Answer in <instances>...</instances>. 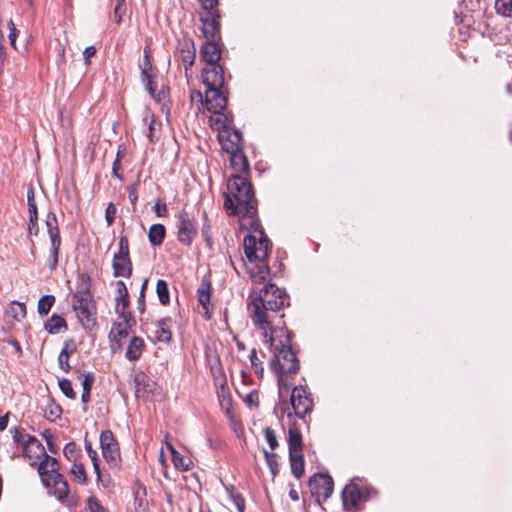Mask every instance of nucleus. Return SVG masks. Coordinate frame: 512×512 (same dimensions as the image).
<instances>
[{
	"mask_svg": "<svg viewBox=\"0 0 512 512\" xmlns=\"http://www.w3.org/2000/svg\"><path fill=\"white\" fill-rule=\"evenodd\" d=\"M248 308L254 326L261 331L264 345L275 344L274 334L279 328L274 326L275 319H282L284 314L279 312L290 305V298L284 289L275 284H265L258 293L250 294Z\"/></svg>",
	"mask_w": 512,
	"mask_h": 512,
	"instance_id": "nucleus-1",
	"label": "nucleus"
},
{
	"mask_svg": "<svg viewBox=\"0 0 512 512\" xmlns=\"http://www.w3.org/2000/svg\"><path fill=\"white\" fill-rule=\"evenodd\" d=\"M224 208L228 215L250 218L257 216V200L251 182L240 175L228 179L227 192L224 193ZM258 225L253 221L252 226Z\"/></svg>",
	"mask_w": 512,
	"mask_h": 512,
	"instance_id": "nucleus-2",
	"label": "nucleus"
},
{
	"mask_svg": "<svg viewBox=\"0 0 512 512\" xmlns=\"http://www.w3.org/2000/svg\"><path fill=\"white\" fill-rule=\"evenodd\" d=\"M275 344L273 346L266 345L273 352L274 357L269 365L271 370L278 376L281 394L282 377L295 375L300 367L296 353L292 349L293 332L286 327H280L278 332L274 334Z\"/></svg>",
	"mask_w": 512,
	"mask_h": 512,
	"instance_id": "nucleus-3",
	"label": "nucleus"
},
{
	"mask_svg": "<svg viewBox=\"0 0 512 512\" xmlns=\"http://www.w3.org/2000/svg\"><path fill=\"white\" fill-rule=\"evenodd\" d=\"M90 283L91 277L88 274L80 276L72 304L78 321L86 330H91L96 325V306L90 292Z\"/></svg>",
	"mask_w": 512,
	"mask_h": 512,
	"instance_id": "nucleus-4",
	"label": "nucleus"
},
{
	"mask_svg": "<svg viewBox=\"0 0 512 512\" xmlns=\"http://www.w3.org/2000/svg\"><path fill=\"white\" fill-rule=\"evenodd\" d=\"M313 405V399L308 388L300 385L293 387L290 395V403L286 400H280L274 407L273 413L280 421H282L285 415L289 419L294 415L307 423L305 418L312 412Z\"/></svg>",
	"mask_w": 512,
	"mask_h": 512,
	"instance_id": "nucleus-5",
	"label": "nucleus"
},
{
	"mask_svg": "<svg viewBox=\"0 0 512 512\" xmlns=\"http://www.w3.org/2000/svg\"><path fill=\"white\" fill-rule=\"evenodd\" d=\"M36 465L43 485L50 494L63 502L68 496L69 488L66 479L59 472L57 459L46 454Z\"/></svg>",
	"mask_w": 512,
	"mask_h": 512,
	"instance_id": "nucleus-6",
	"label": "nucleus"
},
{
	"mask_svg": "<svg viewBox=\"0 0 512 512\" xmlns=\"http://www.w3.org/2000/svg\"><path fill=\"white\" fill-rule=\"evenodd\" d=\"M271 245L270 240L263 230L259 231L258 238L252 234H248L244 238V252L248 260L250 262L258 261L261 263L259 266V278L261 280H265L266 276L269 274V267L265 261L268 257Z\"/></svg>",
	"mask_w": 512,
	"mask_h": 512,
	"instance_id": "nucleus-7",
	"label": "nucleus"
},
{
	"mask_svg": "<svg viewBox=\"0 0 512 512\" xmlns=\"http://www.w3.org/2000/svg\"><path fill=\"white\" fill-rule=\"evenodd\" d=\"M177 239L186 246H190L197 236V223L193 215L183 210L177 215Z\"/></svg>",
	"mask_w": 512,
	"mask_h": 512,
	"instance_id": "nucleus-8",
	"label": "nucleus"
},
{
	"mask_svg": "<svg viewBox=\"0 0 512 512\" xmlns=\"http://www.w3.org/2000/svg\"><path fill=\"white\" fill-rule=\"evenodd\" d=\"M100 447L107 464L113 468L118 467L121 461L120 449L111 430L107 429L101 432Z\"/></svg>",
	"mask_w": 512,
	"mask_h": 512,
	"instance_id": "nucleus-9",
	"label": "nucleus"
},
{
	"mask_svg": "<svg viewBox=\"0 0 512 512\" xmlns=\"http://www.w3.org/2000/svg\"><path fill=\"white\" fill-rule=\"evenodd\" d=\"M308 486L313 496L327 500L333 493L334 481L328 474L317 473L310 477Z\"/></svg>",
	"mask_w": 512,
	"mask_h": 512,
	"instance_id": "nucleus-10",
	"label": "nucleus"
},
{
	"mask_svg": "<svg viewBox=\"0 0 512 512\" xmlns=\"http://www.w3.org/2000/svg\"><path fill=\"white\" fill-rule=\"evenodd\" d=\"M135 396L144 400H150L160 395V388L155 381L145 373L140 372L134 376Z\"/></svg>",
	"mask_w": 512,
	"mask_h": 512,
	"instance_id": "nucleus-11",
	"label": "nucleus"
},
{
	"mask_svg": "<svg viewBox=\"0 0 512 512\" xmlns=\"http://www.w3.org/2000/svg\"><path fill=\"white\" fill-rule=\"evenodd\" d=\"M363 497H365V494L361 492L357 484L353 482L348 483L341 493L343 509L349 512L360 510Z\"/></svg>",
	"mask_w": 512,
	"mask_h": 512,
	"instance_id": "nucleus-12",
	"label": "nucleus"
},
{
	"mask_svg": "<svg viewBox=\"0 0 512 512\" xmlns=\"http://www.w3.org/2000/svg\"><path fill=\"white\" fill-rule=\"evenodd\" d=\"M205 102L209 111L219 115L216 119V122H219V117L222 115L221 112L225 110L227 104V99L223 94L222 88L206 89Z\"/></svg>",
	"mask_w": 512,
	"mask_h": 512,
	"instance_id": "nucleus-13",
	"label": "nucleus"
},
{
	"mask_svg": "<svg viewBox=\"0 0 512 512\" xmlns=\"http://www.w3.org/2000/svg\"><path fill=\"white\" fill-rule=\"evenodd\" d=\"M21 454L30 460L31 465H36L47 453L43 444L36 437L27 436Z\"/></svg>",
	"mask_w": 512,
	"mask_h": 512,
	"instance_id": "nucleus-14",
	"label": "nucleus"
},
{
	"mask_svg": "<svg viewBox=\"0 0 512 512\" xmlns=\"http://www.w3.org/2000/svg\"><path fill=\"white\" fill-rule=\"evenodd\" d=\"M203 83L206 89L223 88L224 68L220 64L208 65L202 70Z\"/></svg>",
	"mask_w": 512,
	"mask_h": 512,
	"instance_id": "nucleus-15",
	"label": "nucleus"
},
{
	"mask_svg": "<svg viewBox=\"0 0 512 512\" xmlns=\"http://www.w3.org/2000/svg\"><path fill=\"white\" fill-rule=\"evenodd\" d=\"M203 34L206 40H216L220 34V13L218 10L206 12L201 17Z\"/></svg>",
	"mask_w": 512,
	"mask_h": 512,
	"instance_id": "nucleus-16",
	"label": "nucleus"
},
{
	"mask_svg": "<svg viewBox=\"0 0 512 512\" xmlns=\"http://www.w3.org/2000/svg\"><path fill=\"white\" fill-rule=\"evenodd\" d=\"M132 327L133 326L131 325L118 321L112 324L108 338L110 347L114 353L122 348L121 340L129 335V331L132 329Z\"/></svg>",
	"mask_w": 512,
	"mask_h": 512,
	"instance_id": "nucleus-17",
	"label": "nucleus"
},
{
	"mask_svg": "<svg viewBox=\"0 0 512 512\" xmlns=\"http://www.w3.org/2000/svg\"><path fill=\"white\" fill-rule=\"evenodd\" d=\"M201 58L207 65L219 64L221 49L216 40H206L200 51Z\"/></svg>",
	"mask_w": 512,
	"mask_h": 512,
	"instance_id": "nucleus-18",
	"label": "nucleus"
},
{
	"mask_svg": "<svg viewBox=\"0 0 512 512\" xmlns=\"http://www.w3.org/2000/svg\"><path fill=\"white\" fill-rule=\"evenodd\" d=\"M211 291H212V285L208 280H202L200 283L198 289H197V297L198 302L202 306L204 310V315L206 319L211 318V306H210V300H211Z\"/></svg>",
	"mask_w": 512,
	"mask_h": 512,
	"instance_id": "nucleus-19",
	"label": "nucleus"
},
{
	"mask_svg": "<svg viewBox=\"0 0 512 512\" xmlns=\"http://www.w3.org/2000/svg\"><path fill=\"white\" fill-rule=\"evenodd\" d=\"M113 276L129 278L132 274V262L129 256L114 255L113 262Z\"/></svg>",
	"mask_w": 512,
	"mask_h": 512,
	"instance_id": "nucleus-20",
	"label": "nucleus"
},
{
	"mask_svg": "<svg viewBox=\"0 0 512 512\" xmlns=\"http://www.w3.org/2000/svg\"><path fill=\"white\" fill-rule=\"evenodd\" d=\"M181 60L184 64L185 73L192 68L196 58V49L191 39H185L179 45Z\"/></svg>",
	"mask_w": 512,
	"mask_h": 512,
	"instance_id": "nucleus-21",
	"label": "nucleus"
},
{
	"mask_svg": "<svg viewBox=\"0 0 512 512\" xmlns=\"http://www.w3.org/2000/svg\"><path fill=\"white\" fill-rule=\"evenodd\" d=\"M8 432L11 438V449L7 448V452L10 453L12 458L18 457L21 455L23 443L28 435L24 433V430L20 431L17 427H11Z\"/></svg>",
	"mask_w": 512,
	"mask_h": 512,
	"instance_id": "nucleus-22",
	"label": "nucleus"
},
{
	"mask_svg": "<svg viewBox=\"0 0 512 512\" xmlns=\"http://www.w3.org/2000/svg\"><path fill=\"white\" fill-rule=\"evenodd\" d=\"M288 448L289 454L303 453V441L300 430L296 427V423H292L288 428Z\"/></svg>",
	"mask_w": 512,
	"mask_h": 512,
	"instance_id": "nucleus-23",
	"label": "nucleus"
},
{
	"mask_svg": "<svg viewBox=\"0 0 512 512\" xmlns=\"http://www.w3.org/2000/svg\"><path fill=\"white\" fill-rule=\"evenodd\" d=\"M145 348L144 341L141 337L133 336L128 344L125 352V357L132 362L140 359Z\"/></svg>",
	"mask_w": 512,
	"mask_h": 512,
	"instance_id": "nucleus-24",
	"label": "nucleus"
},
{
	"mask_svg": "<svg viewBox=\"0 0 512 512\" xmlns=\"http://www.w3.org/2000/svg\"><path fill=\"white\" fill-rule=\"evenodd\" d=\"M171 322L170 317H164L156 321V338L159 342L168 343L171 341L172 332L169 327Z\"/></svg>",
	"mask_w": 512,
	"mask_h": 512,
	"instance_id": "nucleus-25",
	"label": "nucleus"
},
{
	"mask_svg": "<svg viewBox=\"0 0 512 512\" xmlns=\"http://www.w3.org/2000/svg\"><path fill=\"white\" fill-rule=\"evenodd\" d=\"M167 448L171 452L172 462L177 469L188 471L192 468L193 462L189 457L183 456L171 443H167Z\"/></svg>",
	"mask_w": 512,
	"mask_h": 512,
	"instance_id": "nucleus-26",
	"label": "nucleus"
},
{
	"mask_svg": "<svg viewBox=\"0 0 512 512\" xmlns=\"http://www.w3.org/2000/svg\"><path fill=\"white\" fill-rule=\"evenodd\" d=\"M44 329L49 334H58L62 331H66L68 329L66 320L58 315L53 314L44 324Z\"/></svg>",
	"mask_w": 512,
	"mask_h": 512,
	"instance_id": "nucleus-27",
	"label": "nucleus"
},
{
	"mask_svg": "<svg viewBox=\"0 0 512 512\" xmlns=\"http://www.w3.org/2000/svg\"><path fill=\"white\" fill-rule=\"evenodd\" d=\"M143 121L145 125H147V138L149 139L150 143H155L160 136L161 123H158L153 115H147Z\"/></svg>",
	"mask_w": 512,
	"mask_h": 512,
	"instance_id": "nucleus-28",
	"label": "nucleus"
},
{
	"mask_svg": "<svg viewBox=\"0 0 512 512\" xmlns=\"http://www.w3.org/2000/svg\"><path fill=\"white\" fill-rule=\"evenodd\" d=\"M291 473L297 479L301 478L304 474L305 462L303 453L289 454Z\"/></svg>",
	"mask_w": 512,
	"mask_h": 512,
	"instance_id": "nucleus-29",
	"label": "nucleus"
},
{
	"mask_svg": "<svg viewBox=\"0 0 512 512\" xmlns=\"http://www.w3.org/2000/svg\"><path fill=\"white\" fill-rule=\"evenodd\" d=\"M166 230L162 224H153L149 228L148 239L152 246H160L165 238Z\"/></svg>",
	"mask_w": 512,
	"mask_h": 512,
	"instance_id": "nucleus-30",
	"label": "nucleus"
},
{
	"mask_svg": "<svg viewBox=\"0 0 512 512\" xmlns=\"http://www.w3.org/2000/svg\"><path fill=\"white\" fill-rule=\"evenodd\" d=\"M45 224L47 227V233L50 237L51 242L55 240H61L58 228V221L54 212H49L46 216Z\"/></svg>",
	"mask_w": 512,
	"mask_h": 512,
	"instance_id": "nucleus-31",
	"label": "nucleus"
},
{
	"mask_svg": "<svg viewBox=\"0 0 512 512\" xmlns=\"http://www.w3.org/2000/svg\"><path fill=\"white\" fill-rule=\"evenodd\" d=\"M231 166L238 173H247L250 169L248 159L243 152L231 155Z\"/></svg>",
	"mask_w": 512,
	"mask_h": 512,
	"instance_id": "nucleus-32",
	"label": "nucleus"
},
{
	"mask_svg": "<svg viewBox=\"0 0 512 512\" xmlns=\"http://www.w3.org/2000/svg\"><path fill=\"white\" fill-rule=\"evenodd\" d=\"M226 133H228V130H223L219 133L222 148L231 155L242 152V146L231 140V138L228 137Z\"/></svg>",
	"mask_w": 512,
	"mask_h": 512,
	"instance_id": "nucleus-33",
	"label": "nucleus"
},
{
	"mask_svg": "<svg viewBox=\"0 0 512 512\" xmlns=\"http://www.w3.org/2000/svg\"><path fill=\"white\" fill-rule=\"evenodd\" d=\"M94 382L95 374L93 372H88L84 374V378L82 380L83 392L81 395V400L83 403H88L90 401V393Z\"/></svg>",
	"mask_w": 512,
	"mask_h": 512,
	"instance_id": "nucleus-34",
	"label": "nucleus"
},
{
	"mask_svg": "<svg viewBox=\"0 0 512 512\" xmlns=\"http://www.w3.org/2000/svg\"><path fill=\"white\" fill-rule=\"evenodd\" d=\"M156 293L159 299V302L162 305H167L170 302V293L168 284L165 280L159 279L156 284Z\"/></svg>",
	"mask_w": 512,
	"mask_h": 512,
	"instance_id": "nucleus-35",
	"label": "nucleus"
},
{
	"mask_svg": "<svg viewBox=\"0 0 512 512\" xmlns=\"http://www.w3.org/2000/svg\"><path fill=\"white\" fill-rule=\"evenodd\" d=\"M55 303V296L47 294L42 296L37 304V311L40 315H47Z\"/></svg>",
	"mask_w": 512,
	"mask_h": 512,
	"instance_id": "nucleus-36",
	"label": "nucleus"
},
{
	"mask_svg": "<svg viewBox=\"0 0 512 512\" xmlns=\"http://www.w3.org/2000/svg\"><path fill=\"white\" fill-rule=\"evenodd\" d=\"M7 314H9L13 319L20 321L26 316V306L22 302L13 301L7 310Z\"/></svg>",
	"mask_w": 512,
	"mask_h": 512,
	"instance_id": "nucleus-37",
	"label": "nucleus"
},
{
	"mask_svg": "<svg viewBox=\"0 0 512 512\" xmlns=\"http://www.w3.org/2000/svg\"><path fill=\"white\" fill-rule=\"evenodd\" d=\"M68 347H69V343L66 342L58 356V365H59L60 369L63 370L65 373H68L71 370V366L69 364V358H70L71 352L68 351Z\"/></svg>",
	"mask_w": 512,
	"mask_h": 512,
	"instance_id": "nucleus-38",
	"label": "nucleus"
},
{
	"mask_svg": "<svg viewBox=\"0 0 512 512\" xmlns=\"http://www.w3.org/2000/svg\"><path fill=\"white\" fill-rule=\"evenodd\" d=\"M495 10L501 16L512 18V0H496Z\"/></svg>",
	"mask_w": 512,
	"mask_h": 512,
	"instance_id": "nucleus-39",
	"label": "nucleus"
},
{
	"mask_svg": "<svg viewBox=\"0 0 512 512\" xmlns=\"http://www.w3.org/2000/svg\"><path fill=\"white\" fill-rule=\"evenodd\" d=\"M249 360L251 363V367L254 369L255 374H257L259 377H263V374H264L263 362L258 357V353L255 348H253L250 351Z\"/></svg>",
	"mask_w": 512,
	"mask_h": 512,
	"instance_id": "nucleus-40",
	"label": "nucleus"
},
{
	"mask_svg": "<svg viewBox=\"0 0 512 512\" xmlns=\"http://www.w3.org/2000/svg\"><path fill=\"white\" fill-rule=\"evenodd\" d=\"M267 465L275 477L279 473L278 455L274 452H269L266 449L263 450Z\"/></svg>",
	"mask_w": 512,
	"mask_h": 512,
	"instance_id": "nucleus-41",
	"label": "nucleus"
},
{
	"mask_svg": "<svg viewBox=\"0 0 512 512\" xmlns=\"http://www.w3.org/2000/svg\"><path fill=\"white\" fill-rule=\"evenodd\" d=\"M114 3V18L117 24L123 21L127 12L126 0H111Z\"/></svg>",
	"mask_w": 512,
	"mask_h": 512,
	"instance_id": "nucleus-42",
	"label": "nucleus"
},
{
	"mask_svg": "<svg viewBox=\"0 0 512 512\" xmlns=\"http://www.w3.org/2000/svg\"><path fill=\"white\" fill-rule=\"evenodd\" d=\"M61 246V240H55V242H51L50 255L48 260V265L51 270H54L58 265V256L59 250Z\"/></svg>",
	"mask_w": 512,
	"mask_h": 512,
	"instance_id": "nucleus-43",
	"label": "nucleus"
},
{
	"mask_svg": "<svg viewBox=\"0 0 512 512\" xmlns=\"http://www.w3.org/2000/svg\"><path fill=\"white\" fill-rule=\"evenodd\" d=\"M8 348H11V353L14 354L17 358L21 357L22 349L20 343L16 339H2V350H7Z\"/></svg>",
	"mask_w": 512,
	"mask_h": 512,
	"instance_id": "nucleus-44",
	"label": "nucleus"
},
{
	"mask_svg": "<svg viewBox=\"0 0 512 512\" xmlns=\"http://www.w3.org/2000/svg\"><path fill=\"white\" fill-rule=\"evenodd\" d=\"M152 68L150 50L148 47H145L143 52V61L140 64L141 74L147 78V73L152 72Z\"/></svg>",
	"mask_w": 512,
	"mask_h": 512,
	"instance_id": "nucleus-45",
	"label": "nucleus"
},
{
	"mask_svg": "<svg viewBox=\"0 0 512 512\" xmlns=\"http://www.w3.org/2000/svg\"><path fill=\"white\" fill-rule=\"evenodd\" d=\"M62 414V408L60 405L54 403L53 401H50L45 409V415L47 419L49 420H55L59 418Z\"/></svg>",
	"mask_w": 512,
	"mask_h": 512,
	"instance_id": "nucleus-46",
	"label": "nucleus"
},
{
	"mask_svg": "<svg viewBox=\"0 0 512 512\" xmlns=\"http://www.w3.org/2000/svg\"><path fill=\"white\" fill-rule=\"evenodd\" d=\"M61 392L69 399H75L76 393L72 387V383L69 379H61L58 382Z\"/></svg>",
	"mask_w": 512,
	"mask_h": 512,
	"instance_id": "nucleus-47",
	"label": "nucleus"
},
{
	"mask_svg": "<svg viewBox=\"0 0 512 512\" xmlns=\"http://www.w3.org/2000/svg\"><path fill=\"white\" fill-rule=\"evenodd\" d=\"M70 472L80 483H85L87 481L86 472L81 463L74 462Z\"/></svg>",
	"mask_w": 512,
	"mask_h": 512,
	"instance_id": "nucleus-48",
	"label": "nucleus"
},
{
	"mask_svg": "<svg viewBox=\"0 0 512 512\" xmlns=\"http://www.w3.org/2000/svg\"><path fill=\"white\" fill-rule=\"evenodd\" d=\"M63 454L67 460L76 462L78 456V449L75 442H69L64 446Z\"/></svg>",
	"mask_w": 512,
	"mask_h": 512,
	"instance_id": "nucleus-49",
	"label": "nucleus"
},
{
	"mask_svg": "<svg viewBox=\"0 0 512 512\" xmlns=\"http://www.w3.org/2000/svg\"><path fill=\"white\" fill-rule=\"evenodd\" d=\"M116 312L119 315V318L122 319V323L134 326L136 324V321L134 317L132 316V313L130 312L129 308L126 309H120V307H116Z\"/></svg>",
	"mask_w": 512,
	"mask_h": 512,
	"instance_id": "nucleus-50",
	"label": "nucleus"
},
{
	"mask_svg": "<svg viewBox=\"0 0 512 512\" xmlns=\"http://www.w3.org/2000/svg\"><path fill=\"white\" fill-rule=\"evenodd\" d=\"M264 436L270 449L272 451L275 450L279 445L275 431L270 427H266L264 430Z\"/></svg>",
	"mask_w": 512,
	"mask_h": 512,
	"instance_id": "nucleus-51",
	"label": "nucleus"
},
{
	"mask_svg": "<svg viewBox=\"0 0 512 512\" xmlns=\"http://www.w3.org/2000/svg\"><path fill=\"white\" fill-rule=\"evenodd\" d=\"M153 78H154V75L152 72L147 73V78L145 76H143V74H141V81L144 84L146 90L148 91V93L150 94L151 97L155 98L156 88H155V85L153 82Z\"/></svg>",
	"mask_w": 512,
	"mask_h": 512,
	"instance_id": "nucleus-52",
	"label": "nucleus"
},
{
	"mask_svg": "<svg viewBox=\"0 0 512 512\" xmlns=\"http://www.w3.org/2000/svg\"><path fill=\"white\" fill-rule=\"evenodd\" d=\"M7 27H8V30H9V34H8V39H9V42H10V45L15 49L17 50V46H16V39H17V36L19 34V31L18 29L16 28L15 24L13 23L12 20H10L8 23H7Z\"/></svg>",
	"mask_w": 512,
	"mask_h": 512,
	"instance_id": "nucleus-53",
	"label": "nucleus"
},
{
	"mask_svg": "<svg viewBox=\"0 0 512 512\" xmlns=\"http://www.w3.org/2000/svg\"><path fill=\"white\" fill-rule=\"evenodd\" d=\"M117 213V208L114 203L110 202L105 210V220L108 226H111L114 223L115 216Z\"/></svg>",
	"mask_w": 512,
	"mask_h": 512,
	"instance_id": "nucleus-54",
	"label": "nucleus"
},
{
	"mask_svg": "<svg viewBox=\"0 0 512 512\" xmlns=\"http://www.w3.org/2000/svg\"><path fill=\"white\" fill-rule=\"evenodd\" d=\"M229 499L233 502L238 512H245V499L241 493L237 492Z\"/></svg>",
	"mask_w": 512,
	"mask_h": 512,
	"instance_id": "nucleus-55",
	"label": "nucleus"
},
{
	"mask_svg": "<svg viewBox=\"0 0 512 512\" xmlns=\"http://www.w3.org/2000/svg\"><path fill=\"white\" fill-rule=\"evenodd\" d=\"M114 255L129 256V241L126 236H120L119 238V251Z\"/></svg>",
	"mask_w": 512,
	"mask_h": 512,
	"instance_id": "nucleus-56",
	"label": "nucleus"
},
{
	"mask_svg": "<svg viewBox=\"0 0 512 512\" xmlns=\"http://www.w3.org/2000/svg\"><path fill=\"white\" fill-rule=\"evenodd\" d=\"M88 507L91 512H106L105 508L99 503L95 496L88 498Z\"/></svg>",
	"mask_w": 512,
	"mask_h": 512,
	"instance_id": "nucleus-57",
	"label": "nucleus"
},
{
	"mask_svg": "<svg viewBox=\"0 0 512 512\" xmlns=\"http://www.w3.org/2000/svg\"><path fill=\"white\" fill-rule=\"evenodd\" d=\"M137 187L138 182H135L134 184L130 185L127 189L129 200L133 206H135L138 201Z\"/></svg>",
	"mask_w": 512,
	"mask_h": 512,
	"instance_id": "nucleus-58",
	"label": "nucleus"
},
{
	"mask_svg": "<svg viewBox=\"0 0 512 512\" xmlns=\"http://www.w3.org/2000/svg\"><path fill=\"white\" fill-rule=\"evenodd\" d=\"M202 8L206 11H215L218 6L219 0H197Z\"/></svg>",
	"mask_w": 512,
	"mask_h": 512,
	"instance_id": "nucleus-59",
	"label": "nucleus"
},
{
	"mask_svg": "<svg viewBox=\"0 0 512 512\" xmlns=\"http://www.w3.org/2000/svg\"><path fill=\"white\" fill-rule=\"evenodd\" d=\"M116 287H117V289H116L115 297H121V298L129 297L128 289L122 280H118L116 282Z\"/></svg>",
	"mask_w": 512,
	"mask_h": 512,
	"instance_id": "nucleus-60",
	"label": "nucleus"
},
{
	"mask_svg": "<svg viewBox=\"0 0 512 512\" xmlns=\"http://www.w3.org/2000/svg\"><path fill=\"white\" fill-rule=\"evenodd\" d=\"M28 233L30 235H35V236L38 235V233H39L38 220H33L32 218H29Z\"/></svg>",
	"mask_w": 512,
	"mask_h": 512,
	"instance_id": "nucleus-61",
	"label": "nucleus"
},
{
	"mask_svg": "<svg viewBox=\"0 0 512 512\" xmlns=\"http://www.w3.org/2000/svg\"><path fill=\"white\" fill-rule=\"evenodd\" d=\"M245 402L249 405L258 406V393L257 391H251L249 394H247L245 398Z\"/></svg>",
	"mask_w": 512,
	"mask_h": 512,
	"instance_id": "nucleus-62",
	"label": "nucleus"
},
{
	"mask_svg": "<svg viewBox=\"0 0 512 512\" xmlns=\"http://www.w3.org/2000/svg\"><path fill=\"white\" fill-rule=\"evenodd\" d=\"M85 449L91 461H95L98 459L97 452L92 448L91 442H88L87 440H85Z\"/></svg>",
	"mask_w": 512,
	"mask_h": 512,
	"instance_id": "nucleus-63",
	"label": "nucleus"
},
{
	"mask_svg": "<svg viewBox=\"0 0 512 512\" xmlns=\"http://www.w3.org/2000/svg\"><path fill=\"white\" fill-rule=\"evenodd\" d=\"M153 210L158 217H162L167 211V206L166 204H160L159 202H156V204L153 207Z\"/></svg>",
	"mask_w": 512,
	"mask_h": 512,
	"instance_id": "nucleus-64",
	"label": "nucleus"
}]
</instances>
